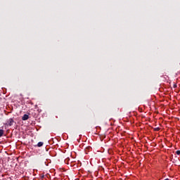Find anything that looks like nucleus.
<instances>
[{
  "instance_id": "nucleus-5",
  "label": "nucleus",
  "mask_w": 180,
  "mask_h": 180,
  "mask_svg": "<svg viewBox=\"0 0 180 180\" xmlns=\"http://www.w3.org/2000/svg\"><path fill=\"white\" fill-rule=\"evenodd\" d=\"M176 153L177 154V155H180V150H177Z\"/></svg>"
},
{
  "instance_id": "nucleus-1",
  "label": "nucleus",
  "mask_w": 180,
  "mask_h": 180,
  "mask_svg": "<svg viewBox=\"0 0 180 180\" xmlns=\"http://www.w3.org/2000/svg\"><path fill=\"white\" fill-rule=\"evenodd\" d=\"M27 119H29V115L27 114H25L22 117V120H27Z\"/></svg>"
},
{
  "instance_id": "nucleus-2",
  "label": "nucleus",
  "mask_w": 180,
  "mask_h": 180,
  "mask_svg": "<svg viewBox=\"0 0 180 180\" xmlns=\"http://www.w3.org/2000/svg\"><path fill=\"white\" fill-rule=\"evenodd\" d=\"M4 136V130L0 129V137H2Z\"/></svg>"
},
{
  "instance_id": "nucleus-3",
  "label": "nucleus",
  "mask_w": 180,
  "mask_h": 180,
  "mask_svg": "<svg viewBox=\"0 0 180 180\" xmlns=\"http://www.w3.org/2000/svg\"><path fill=\"white\" fill-rule=\"evenodd\" d=\"M37 146H38V147H41V146H43V142H39L38 144H37Z\"/></svg>"
},
{
  "instance_id": "nucleus-4",
  "label": "nucleus",
  "mask_w": 180,
  "mask_h": 180,
  "mask_svg": "<svg viewBox=\"0 0 180 180\" xmlns=\"http://www.w3.org/2000/svg\"><path fill=\"white\" fill-rule=\"evenodd\" d=\"M9 122H10V124H12V123H13V119H10Z\"/></svg>"
}]
</instances>
